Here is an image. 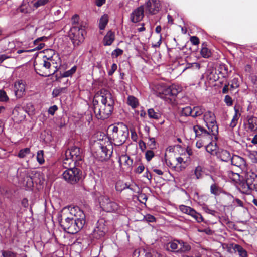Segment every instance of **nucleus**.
Segmentation results:
<instances>
[{
    "instance_id": "nucleus-1",
    "label": "nucleus",
    "mask_w": 257,
    "mask_h": 257,
    "mask_svg": "<svg viewBox=\"0 0 257 257\" xmlns=\"http://www.w3.org/2000/svg\"><path fill=\"white\" fill-rule=\"evenodd\" d=\"M95 97L99 98L101 102L100 106L96 107V117L102 120L107 119L114 109V100L112 94L106 89H101L96 93Z\"/></svg>"
},
{
    "instance_id": "nucleus-2",
    "label": "nucleus",
    "mask_w": 257,
    "mask_h": 257,
    "mask_svg": "<svg viewBox=\"0 0 257 257\" xmlns=\"http://www.w3.org/2000/svg\"><path fill=\"white\" fill-rule=\"evenodd\" d=\"M108 130L111 131L110 140L116 146L122 145L126 140L129 135L127 126L122 123L115 125L111 124L108 127Z\"/></svg>"
},
{
    "instance_id": "nucleus-3",
    "label": "nucleus",
    "mask_w": 257,
    "mask_h": 257,
    "mask_svg": "<svg viewBox=\"0 0 257 257\" xmlns=\"http://www.w3.org/2000/svg\"><path fill=\"white\" fill-rule=\"evenodd\" d=\"M240 189L243 193L247 195L253 191L257 192V174L251 171L247 172L240 183Z\"/></svg>"
},
{
    "instance_id": "nucleus-4",
    "label": "nucleus",
    "mask_w": 257,
    "mask_h": 257,
    "mask_svg": "<svg viewBox=\"0 0 257 257\" xmlns=\"http://www.w3.org/2000/svg\"><path fill=\"white\" fill-rule=\"evenodd\" d=\"M51 62L43 58H38L34 62V67L36 73L43 77H48L54 74L57 70H51Z\"/></svg>"
},
{
    "instance_id": "nucleus-5",
    "label": "nucleus",
    "mask_w": 257,
    "mask_h": 257,
    "mask_svg": "<svg viewBox=\"0 0 257 257\" xmlns=\"http://www.w3.org/2000/svg\"><path fill=\"white\" fill-rule=\"evenodd\" d=\"M58 221L62 229L69 233L75 234L83 228L82 222L78 223L70 215L64 219L62 218V215H60L58 217Z\"/></svg>"
},
{
    "instance_id": "nucleus-6",
    "label": "nucleus",
    "mask_w": 257,
    "mask_h": 257,
    "mask_svg": "<svg viewBox=\"0 0 257 257\" xmlns=\"http://www.w3.org/2000/svg\"><path fill=\"white\" fill-rule=\"evenodd\" d=\"M106 223L107 222L103 218H100L97 221L93 232L90 235L92 240H102L105 238L108 231Z\"/></svg>"
},
{
    "instance_id": "nucleus-7",
    "label": "nucleus",
    "mask_w": 257,
    "mask_h": 257,
    "mask_svg": "<svg viewBox=\"0 0 257 257\" xmlns=\"http://www.w3.org/2000/svg\"><path fill=\"white\" fill-rule=\"evenodd\" d=\"M203 120L208 129L211 130L210 133L215 139L218 134V127L217 125L216 117L214 114L210 111L205 112L204 114Z\"/></svg>"
},
{
    "instance_id": "nucleus-8",
    "label": "nucleus",
    "mask_w": 257,
    "mask_h": 257,
    "mask_svg": "<svg viewBox=\"0 0 257 257\" xmlns=\"http://www.w3.org/2000/svg\"><path fill=\"white\" fill-rule=\"evenodd\" d=\"M62 175L67 182L74 184L82 178V171L78 168L73 167L65 170Z\"/></svg>"
},
{
    "instance_id": "nucleus-9",
    "label": "nucleus",
    "mask_w": 257,
    "mask_h": 257,
    "mask_svg": "<svg viewBox=\"0 0 257 257\" xmlns=\"http://www.w3.org/2000/svg\"><path fill=\"white\" fill-rule=\"evenodd\" d=\"M85 33V30L78 26H73L70 29L69 36L74 47L79 46L83 42Z\"/></svg>"
},
{
    "instance_id": "nucleus-10",
    "label": "nucleus",
    "mask_w": 257,
    "mask_h": 257,
    "mask_svg": "<svg viewBox=\"0 0 257 257\" xmlns=\"http://www.w3.org/2000/svg\"><path fill=\"white\" fill-rule=\"evenodd\" d=\"M221 245L225 250L230 253L238 252L239 256L241 257H247V251L239 245L235 244L233 243H222Z\"/></svg>"
},
{
    "instance_id": "nucleus-11",
    "label": "nucleus",
    "mask_w": 257,
    "mask_h": 257,
    "mask_svg": "<svg viewBox=\"0 0 257 257\" xmlns=\"http://www.w3.org/2000/svg\"><path fill=\"white\" fill-rule=\"evenodd\" d=\"M101 207L102 209L108 212H114L118 208V204L110 200L107 196H103L100 202Z\"/></svg>"
},
{
    "instance_id": "nucleus-12",
    "label": "nucleus",
    "mask_w": 257,
    "mask_h": 257,
    "mask_svg": "<svg viewBox=\"0 0 257 257\" xmlns=\"http://www.w3.org/2000/svg\"><path fill=\"white\" fill-rule=\"evenodd\" d=\"M181 91V89L178 86L173 84L164 88L162 91V95L165 99H168L171 100L175 98L177 95Z\"/></svg>"
},
{
    "instance_id": "nucleus-13",
    "label": "nucleus",
    "mask_w": 257,
    "mask_h": 257,
    "mask_svg": "<svg viewBox=\"0 0 257 257\" xmlns=\"http://www.w3.org/2000/svg\"><path fill=\"white\" fill-rule=\"evenodd\" d=\"M65 156L71 157L76 161H80L82 159V151L78 147L72 146L68 148L65 152Z\"/></svg>"
},
{
    "instance_id": "nucleus-14",
    "label": "nucleus",
    "mask_w": 257,
    "mask_h": 257,
    "mask_svg": "<svg viewBox=\"0 0 257 257\" xmlns=\"http://www.w3.org/2000/svg\"><path fill=\"white\" fill-rule=\"evenodd\" d=\"M145 11L149 14L155 15L158 13L161 8L159 0H148L145 4Z\"/></svg>"
},
{
    "instance_id": "nucleus-15",
    "label": "nucleus",
    "mask_w": 257,
    "mask_h": 257,
    "mask_svg": "<svg viewBox=\"0 0 257 257\" xmlns=\"http://www.w3.org/2000/svg\"><path fill=\"white\" fill-rule=\"evenodd\" d=\"M70 215L78 223H80L82 222V227H83L85 224V215L82 210L78 207L71 208L70 211Z\"/></svg>"
},
{
    "instance_id": "nucleus-16",
    "label": "nucleus",
    "mask_w": 257,
    "mask_h": 257,
    "mask_svg": "<svg viewBox=\"0 0 257 257\" xmlns=\"http://www.w3.org/2000/svg\"><path fill=\"white\" fill-rule=\"evenodd\" d=\"M145 10L144 6H141L135 9L131 14V21L133 23H137L141 21L144 16Z\"/></svg>"
},
{
    "instance_id": "nucleus-17",
    "label": "nucleus",
    "mask_w": 257,
    "mask_h": 257,
    "mask_svg": "<svg viewBox=\"0 0 257 257\" xmlns=\"http://www.w3.org/2000/svg\"><path fill=\"white\" fill-rule=\"evenodd\" d=\"M96 155L101 161L108 159L111 156L112 151L108 149L106 146L102 145H99V149L96 152Z\"/></svg>"
},
{
    "instance_id": "nucleus-18",
    "label": "nucleus",
    "mask_w": 257,
    "mask_h": 257,
    "mask_svg": "<svg viewBox=\"0 0 257 257\" xmlns=\"http://www.w3.org/2000/svg\"><path fill=\"white\" fill-rule=\"evenodd\" d=\"M230 160L232 165L239 167L242 170H244L246 168L245 160L238 155H233Z\"/></svg>"
},
{
    "instance_id": "nucleus-19",
    "label": "nucleus",
    "mask_w": 257,
    "mask_h": 257,
    "mask_svg": "<svg viewBox=\"0 0 257 257\" xmlns=\"http://www.w3.org/2000/svg\"><path fill=\"white\" fill-rule=\"evenodd\" d=\"M14 91L17 98H20L23 96L25 92V85L22 80L15 82Z\"/></svg>"
},
{
    "instance_id": "nucleus-20",
    "label": "nucleus",
    "mask_w": 257,
    "mask_h": 257,
    "mask_svg": "<svg viewBox=\"0 0 257 257\" xmlns=\"http://www.w3.org/2000/svg\"><path fill=\"white\" fill-rule=\"evenodd\" d=\"M193 131L196 134V136L199 137H209L210 136H213L210 133L211 130H208L205 129L201 125H197L193 126Z\"/></svg>"
},
{
    "instance_id": "nucleus-21",
    "label": "nucleus",
    "mask_w": 257,
    "mask_h": 257,
    "mask_svg": "<svg viewBox=\"0 0 257 257\" xmlns=\"http://www.w3.org/2000/svg\"><path fill=\"white\" fill-rule=\"evenodd\" d=\"M118 162L120 167H121L123 165L125 169H130L132 166L133 161L128 155L125 154L119 157Z\"/></svg>"
},
{
    "instance_id": "nucleus-22",
    "label": "nucleus",
    "mask_w": 257,
    "mask_h": 257,
    "mask_svg": "<svg viewBox=\"0 0 257 257\" xmlns=\"http://www.w3.org/2000/svg\"><path fill=\"white\" fill-rule=\"evenodd\" d=\"M216 155L217 158L220 159L221 161L227 162L231 159V156L230 152L224 149L218 150L216 152Z\"/></svg>"
},
{
    "instance_id": "nucleus-23",
    "label": "nucleus",
    "mask_w": 257,
    "mask_h": 257,
    "mask_svg": "<svg viewBox=\"0 0 257 257\" xmlns=\"http://www.w3.org/2000/svg\"><path fill=\"white\" fill-rule=\"evenodd\" d=\"M43 53L44 55L43 56L42 58L46 59L47 61H49L54 64V61L55 59L54 57L56 56L57 57L58 56V54L55 53V51L51 49H48L44 50L43 51Z\"/></svg>"
},
{
    "instance_id": "nucleus-24",
    "label": "nucleus",
    "mask_w": 257,
    "mask_h": 257,
    "mask_svg": "<svg viewBox=\"0 0 257 257\" xmlns=\"http://www.w3.org/2000/svg\"><path fill=\"white\" fill-rule=\"evenodd\" d=\"M77 68V66L75 65L73 67H72L70 70L66 71L62 73H60V75L59 76L58 74H56L55 76L56 78V80L60 82V79L62 78L72 77V75L76 72Z\"/></svg>"
},
{
    "instance_id": "nucleus-25",
    "label": "nucleus",
    "mask_w": 257,
    "mask_h": 257,
    "mask_svg": "<svg viewBox=\"0 0 257 257\" xmlns=\"http://www.w3.org/2000/svg\"><path fill=\"white\" fill-rule=\"evenodd\" d=\"M15 47V44L14 41H10L8 40L5 39L2 42V49L3 51H10L11 53L13 49Z\"/></svg>"
},
{
    "instance_id": "nucleus-26",
    "label": "nucleus",
    "mask_w": 257,
    "mask_h": 257,
    "mask_svg": "<svg viewBox=\"0 0 257 257\" xmlns=\"http://www.w3.org/2000/svg\"><path fill=\"white\" fill-rule=\"evenodd\" d=\"M115 39L114 33L109 31L103 39V44L105 46H109L112 44Z\"/></svg>"
},
{
    "instance_id": "nucleus-27",
    "label": "nucleus",
    "mask_w": 257,
    "mask_h": 257,
    "mask_svg": "<svg viewBox=\"0 0 257 257\" xmlns=\"http://www.w3.org/2000/svg\"><path fill=\"white\" fill-rule=\"evenodd\" d=\"M77 161H75L71 157H66L65 156V158L63 161V166L64 168L68 169V168H73L75 167V165Z\"/></svg>"
},
{
    "instance_id": "nucleus-28",
    "label": "nucleus",
    "mask_w": 257,
    "mask_h": 257,
    "mask_svg": "<svg viewBox=\"0 0 257 257\" xmlns=\"http://www.w3.org/2000/svg\"><path fill=\"white\" fill-rule=\"evenodd\" d=\"M205 109L202 106H197L192 108V117L196 118L204 114Z\"/></svg>"
},
{
    "instance_id": "nucleus-29",
    "label": "nucleus",
    "mask_w": 257,
    "mask_h": 257,
    "mask_svg": "<svg viewBox=\"0 0 257 257\" xmlns=\"http://www.w3.org/2000/svg\"><path fill=\"white\" fill-rule=\"evenodd\" d=\"M200 54L203 57L205 58H209L211 55V52L210 50L207 47V43L206 42H203L202 44Z\"/></svg>"
},
{
    "instance_id": "nucleus-30",
    "label": "nucleus",
    "mask_w": 257,
    "mask_h": 257,
    "mask_svg": "<svg viewBox=\"0 0 257 257\" xmlns=\"http://www.w3.org/2000/svg\"><path fill=\"white\" fill-rule=\"evenodd\" d=\"M205 173V169L201 166L196 167L194 171V174L197 179H202Z\"/></svg>"
},
{
    "instance_id": "nucleus-31",
    "label": "nucleus",
    "mask_w": 257,
    "mask_h": 257,
    "mask_svg": "<svg viewBox=\"0 0 257 257\" xmlns=\"http://www.w3.org/2000/svg\"><path fill=\"white\" fill-rule=\"evenodd\" d=\"M108 22V16L103 15L100 18L99 23V28L100 30H104Z\"/></svg>"
},
{
    "instance_id": "nucleus-32",
    "label": "nucleus",
    "mask_w": 257,
    "mask_h": 257,
    "mask_svg": "<svg viewBox=\"0 0 257 257\" xmlns=\"http://www.w3.org/2000/svg\"><path fill=\"white\" fill-rule=\"evenodd\" d=\"M127 104L131 106L133 108H136L139 105V102L135 97L129 96L127 99Z\"/></svg>"
},
{
    "instance_id": "nucleus-33",
    "label": "nucleus",
    "mask_w": 257,
    "mask_h": 257,
    "mask_svg": "<svg viewBox=\"0 0 257 257\" xmlns=\"http://www.w3.org/2000/svg\"><path fill=\"white\" fill-rule=\"evenodd\" d=\"M43 40H47V37L45 36L40 37L34 41V45L37 46L36 47V49L37 50H41L44 48L45 44L44 43L41 42Z\"/></svg>"
},
{
    "instance_id": "nucleus-34",
    "label": "nucleus",
    "mask_w": 257,
    "mask_h": 257,
    "mask_svg": "<svg viewBox=\"0 0 257 257\" xmlns=\"http://www.w3.org/2000/svg\"><path fill=\"white\" fill-rule=\"evenodd\" d=\"M205 149L207 152L212 155H213L214 153L216 154V152H217L216 151L217 149L216 144H215V145H214L212 142H210L208 145L205 146Z\"/></svg>"
},
{
    "instance_id": "nucleus-35",
    "label": "nucleus",
    "mask_w": 257,
    "mask_h": 257,
    "mask_svg": "<svg viewBox=\"0 0 257 257\" xmlns=\"http://www.w3.org/2000/svg\"><path fill=\"white\" fill-rule=\"evenodd\" d=\"M247 156L250 159L253 163H257V151L246 150Z\"/></svg>"
},
{
    "instance_id": "nucleus-36",
    "label": "nucleus",
    "mask_w": 257,
    "mask_h": 257,
    "mask_svg": "<svg viewBox=\"0 0 257 257\" xmlns=\"http://www.w3.org/2000/svg\"><path fill=\"white\" fill-rule=\"evenodd\" d=\"M148 114L150 118L159 119L161 117L159 113L155 112L154 109L150 108L148 110Z\"/></svg>"
},
{
    "instance_id": "nucleus-37",
    "label": "nucleus",
    "mask_w": 257,
    "mask_h": 257,
    "mask_svg": "<svg viewBox=\"0 0 257 257\" xmlns=\"http://www.w3.org/2000/svg\"><path fill=\"white\" fill-rule=\"evenodd\" d=\"M180 244V247L177 251L185 252L190 250L191 247L187 243V242H178Z\"/></svg>"
},
{
    "instance_id": "nucleus-38",
    "label": "nucleus",
    "mask_w": 257,
    "mask_h": 257,
    "mask_svg": "<svg viewBox=\"0 0 257 257\" xmlns=\"http://www.w3.org/2000/svg\"><path fill=\"white\" fill-rule=\"evenodd\" d=\"M66 89V87L55 88L53 90L52 95L54 98L57 97L63 92H65Z\"/></svg>"
},
{
    "instance_id": "nucleus-39",
    "label": "nucleus",
    "mask_w": 257,
    "mask_h": 257,
    "mask_svg": "<svg viewBox=\"0 0 257 257\" xmlns=\"http://www.w3.org/2000/svg\"><path fill=\"white\" fill-rule=\"evenodd\" d=\"M179 209H180V211H182L183 213L189 214L191 216V214H192V213H193V210H194L190 207L186 206L183 205H180L179 206Z\"/></svg>"
},
{
    "instance_id": "nucleus-40",
    "label": "nucleus",
    "mask_w": 257,
    "mask_h": 257,
    "mask_svg": "<svg viewBox=\"0 0 257 257\" xmlns=\"http://www.w3.org/2000/svg\"><path fill=\"white\" fill-rule=\"evenodd\" d=\"M181 114L182 116H190L192 117V108H191L190 106H187L182 108L181 111Z\"/></svg>"
},
{
    "instance_id": "nucleus-41",
    "label": "nucleus",
    "mask_w": 257,
    "mask_h": 257,
    "mask_svg": "<svg viewBox=\"0 0 257 257\" xmlns=\"http://www.w3.org/2000/svg\"><path fill=\"white\" fill-rule=\"evenodd\" d=\"M210 192L215 195H218L220 192V188L216 184H212L210 186Z\"/></svg>"
},
{
    "instance_id": "nucleus-42",
    "label": "nucleus",
    "mask_w": 257,
    "mask_h": 257,
    "mask_svg": "<svg viewBox=\"0 0 257 257\" xmlns=\"http://www.w3.org/2000/svg\"><path fill=\"white\" fill-rule=\"evenodd\" d=\"M2 257H16L17 253L8 250H2L1 251Z\"/></svg>"
},
{
    "instance_id": "nucleus-43",
    "label": "nucleus",
    "mask_w": 257,
    "mask_h": 257,
    "mask_svg": "<svg viewBox=\"0 0 257 257\" xmlns=\"http://www.w3.org/2000/svg\"><path fill=\"white\" fill-rule=\"evenodd\" d=\"M166 249L168 251H174L178 248V245L175 242H168L166 245Z\"/></svg>"
},
{
    "instance_id": "nucleus-44",
    "label": "nucleus",
    "mask_w": 257,
    "mask_h": 257,
    "mask_svg": "<svg viewBox=\"0 0 257 257\" xmlns=\"http://www.w3.org/2000/svg\"><path fill=\"white\" fill-rule=\"evenodd\" d=\"M127 187V183H123L121 181H117L115 185V189L117 191L121 192Z\"/></svg>"
},
{
    "instance_id": "nucleus-45",
    "label": "nucleus",
    "mask_w": 257,
    "mask_h": 257,
    "mask_svg": "<svg viewBox=\"0 0 257 257\" xmlns=\"http://www.w3.org/2000/svg\"><path fill=\"white\" fill-rule=\"evenodd\" d=\"M30 153V149L29 148H26L24 149H22L20 150L18 154V157L20 158H24L27 154H29Z\"/></svg>"
},
{
    "instance_id": "nucleus-46",
    "label": "nucleus",
    "mask_w": 257,
    "mask_h": 257,
    "mask_svg": "<svg viewBox=\"0 0 257 257\" xmlns=\"http://www.w3.org/2000/svg\"><path fill=\"white\" fill-rule=\"evenodd\" d=\"M37 160L40 164H43L44 162V151L43 150H39L37 154Z\"/></svg>"
},
{
    "instance_id": "nucleus-47",
    "label": "nucleus",
    "mask_w": 257,
    "mask_h": 257,
    "mask_svg": "<svg viewBox=\"0 0 257 257\" xmlns=\"http://www.w3.org/2000/svg\"><path fill=\"white\" fill-rule=\"evenodd\" d=\"M241 114H234L233 118L232 119L231 122L229 124V126L230 127L233 128L236 126L238 122V120Z\"/></svg>"
},
{
    "instance_id": "nucleus-48",
    "label": "nucleus",
    "mask_w": 257,
    "mask_h": 257,
    "mask_svg": "<svg viewBox=\"0 0 257 257\" xmlns=\"http://www.w3.org/2000/svg\"><path fill=\"white\" fill-rule=\"evenodd\" d=\"M191 216L193 217L198 222L200 223L203 221V218L202 215L197 212L195 210H193V213H192Z\"/></svg>"
},
{
    "instance_id": "nucleus-49",
    "label": "nucleus",
    "mask_w": 257,
    "mask_h": 257,
    "mask_svg": "<svg viewBox=\"0 0 257 257\" xmlns=\"http://www.w3.org/2000/svg\"><path fill=\"white\" fill-rule=\"evenodd\" d=\"M202 208L203 210L205 212L208 214H210L213 216H215L216 211L214 210L209 209L207 205L203 204L202 205Z\"/></svg>"
},
{
    "instance_id": "nucleus-50",
    "label": "nucleus",
    "mask_w": 257,
    "mask_h": 257,
    "mask_svg": "<svg viewBox=\"0 0 257 257\" xmlns=\"http://www.w3.org/2000/svg\"><path fill=\"white\" fill-rule=\"evenodd\" d=\"M123 51L119 48H117L112 51L111 56L113 58H117L123 54Z\"/></svg>"
},
{
    "instance_id": "nucleus-51",
    "label": "nucleus",
    "mask_w": 257,
    "mask_h": 257,
    "mask_svg": "<svg viewBox=\"0 0 257 257\" xmlns=\"http://www.w3.org/2000/svg\"><path fill=\"white\" fill-rule=\"evenodd\" d=\"M9 100L6 92L3 90H0V101L6 102Z\"/></svg>"
},
{
    "instance_id": "nucleus-52",
    "label": "nucleus",
    "mask_w": 257,
    "mask_h": 257,
    "mask_svg": "<svg viewBox=\"0 0 257 257\" xmlns=\"http://www.w3.org/2000/svg\"><path fill=\"white\" fill-rule=\"evenodd\" d=\"M144 220L147 222H154L156 221V218L151 214H147L144 216Z\"/></svg>"
},
{
    "instance_id": "nucleus-53",
    "label": "nucleus",
    "mask_w": 257,
    "mask_h": 257,
    "mask_svg": "<svg viewBox=\"0 0 257 257\" xmlns=\"http://www.w3.org/2000/svg\"><path fill=\"white\" fill-rule=\"evenodd\" d=\"M6 217H7L6 221L9 224H11V222L13 220L15 216V212L14 211L9 212V215H7V213L5 214Z\"/></svg>"
},
{
    "instance_id": "nucleus-54",
    "label": "nucleus",
    "mask_w": 257,
    "mask_h": 257,
    "mask_svg": "<svg viewBox=\"0 0 257 257\" xmlns=\"http://www.w3.org/2000/svg\"><path fill=\"white\" fill-rule=\"evenodd\" d=\"M154 153L152 150H147L145 153V158L147 161H150L154 156Z\"/></svg>"
},
{
    "instance_id": "nucleus-55",
    "label": "nucleus",
    "mask_w": 257,
    "mask_h": 257,
    "mask_svg": "<svg viewBox=\"0 0 257 257\" xmlns=\"http://www.w3.org/2000/svg\"><path fill=\"white\" fill-rule=\"evenodd\" d=\"M148 145L151 149L156 148V141L154 138H149V142H148Z\"/></svg>"
},
{
    "instance_id": "nucleus-56",
    "label": "nucleus",
    "mask_w": 257,
    "mask_h": 257,
    "mask_svg": "<svg viewBox=\"0 0 257 257\" xmlns=\"http://www.w3.org/2000/svg\"><path fill=\"white\" fill-rule=\"evenodd\" d=\"M251 81L254 85V90L255 93H257V75L251 76Z\"/></svg>"
},
{
    "instance_id": "nucleus-57",
    "label": "nucleus",
    "mask_w": 257,
    "mask_h": 257,
    "mask_svg": "<svg viewBox=\"0 0 257 257\" xmlns=\"http://www.w3.org/2000/svg\"><path fill=\"white\" fill-rule=\"evenodd\" d=\"M224 102L228 106H232L233 104V100L229 95H226L224 98Z\"/></svg>"
},
{
    "instance_id": "nucleus-58",
    "label": "nucleus",
    "mask_w": 257,
    "mask_h": 257,
    "mask_svg": "<svg viewBox=\"0 0 257 257\" xmlns=\"http://www.w3.org/2000/svg\"><path fill=\"white\" fill-rule=\"evenodd\" d=\"M190 41L194 45H197L200 42L199 38L197 36H194L190 37Z\"/></svg>"
},
{
    "instance_id": "nucleus-59",
    "label": "nucleus",
    "mask_w": 257,
    "mask_h": 257,
    "mask_svg": "<svg viewBox=\"0 0 257 257\" xmlns=\"http://www.w3.org/2000/svg\"><path fill=\"white\" fill-rule=\"evenodd\" d=\"M49 0H38L35 4L34 6L38 8L41 6H43L46 4Z\"/></svg>"
},
{
    "instance_id": "nucleus-60",
    "label": "nucleus",
    "mask_w": 257,
    "mask_h": 257,
    "mask_svg": "<svg viewBox=\"0 0 257 257\" xmlns=\"http://www.w3.org/2000/svg\"><path fill=\"white\" fill-rule=\"evenodd\" d=\"M145 257H162V256L160 253L153 251L152 253L146 252Z\"/></svg>"
},
{
    "instance_id": "nucleus-61",
    "label": "nucleus",
    "mask_w": 257,
    "mask_h": 257,
    "mask_svg": "<svg viewBox=\"0 0 257 257\" xmlns=\"http://www.w3.org/2000/svg\"><path fill=\"white\" fill-rule=\"evenodd\" d=\"M248 128L253 131L255 130V126L253 124V118L250 117L248 119Z\"/></svg>"
},
{
    "instance_id": "nucleus-62",
    "label": "nucleus",
    "mask_w": 257,
    "mask_h": 257,
    "mask_svg": "<svg viewBox=\"0 0 257 257\" xmlns=\"http://www.w3.org/2000/svg\"><path fill=\"white\" fill-rule=\"evenodd\" d=\"M117 68V65L115 63H113L111 67V69L108 72V75L112 76L114 72L116 70Z\"/></svg>"
},
{
    "instance_id": "nucleus-63",
    "label": "nucleus",
    "mask_w": 257,
    "mask_h": 257,
    "mask_svg": "<svg viewBox=\"0 0 257 257\" xmlns=\"http://www.w3.org/2000/svg\"><path fill=\"white\" fill-rule=\"evenodd\" d=\"M230 197L233 199V202L235 203L238 206L242 207L243 205V202L238 198L234 199L232 195H230Z\"/></svg>"
},
{
    "instance_id": "nucleus-64",
    "label": "nucleus",
    "mask_w": 257,
    "mask_h": 257,
    "mask_svg": "<svg viewBox=\"0 0 257 257\" xmlns=\"http://www.w3.org/2000/svg\"><path fill=\"white\" fill-rule=\"evenodd\" d=\"M58 107L56 105L51 106L48 109L49 114L53 115L55 112L57 110Z\"/></svg>"
}]
</instances>
